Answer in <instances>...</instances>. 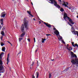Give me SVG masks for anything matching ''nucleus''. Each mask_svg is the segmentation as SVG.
<instances>
[{
	"instance_id": "8",
	"label": "nucleus",
	"mask_w": 78,
	"mask_h": 78,
	"mask_svg": "<svg viewBox=\"0 0 78 78\" xmlns=\"http://www.w3.org/2000/svg\"><path fill=\"white\" fill-rule=\"evenodd\" d=\"M27 12L28 14H29V15H30V17H33V15L31 14V12L30 11H27Z\"/></svg>"
},
{
	"instance_id": "45",
	"label": "nucleus",
	"mask_w": 78,
	"mask_h": 78,
	"mask_svg": "<svg viewBox=\"0 0 78 78\" xmlns=\"http://www.w3.org/2000/svg\"><path fill=\"white\" fill-rule=\"evenodd\" d=\"M69 25H70V26H71V27H72V24H69Z\"/></svg>"
},
{
	"instance_id": "5",
	"label": "nucleus",
	"mask_w": 78,
	"mask_h": 78,
	"mask_svg": "<svg viewBox=\"0 0 78 78\" xmlns=\"http://www.w3.org/2000/svg\"><path fill=\"white\" fill-rule=\"evenodd\" d=\"M71 56L72 57H73V58H74V57L76 58H77V56H76V55L74 54V53H73V52H71Z\"/></svg>"
},
{
	"instance_id": "36",
	"label": "nucleus",
	"mask_w": 78,
	"mask_h": 78,
	"mask_svg": "<svg viewBox=\"0 0 78 78\" xmlns=\"http://www.w3.org/2000/svg\"><path fill=\"white\" fill-rule=\"evenodd\" d=\"M60 39H62V37H60Z\"/></svg>"
},
{
	"instance_id": "38",
	"label": "nucleus",
	"mask_w": 78,
	"mask_h": 78,
	"mask_svg": "<svg viewBox=\"0 0 78 78\" xmlns=\"http://www.w3.org/2000/svg\"><path fill=\"white\" fill-rule=\"evenodd\" d=\"M5 27H3V28L2 29V30H5Z\"/></svg>"
},
{
	"instance_id": "2",
	"label": "nucleus",
	"mask_w": 78,
	"mask_h": 78,
	"mask_svg": "<svg viewBox=\"0 0 78 78\" xmlns=\"http://www.w3.org/2000/svg\"><path fill=\"white\" fill-rule=\"evenodd\" d=\"M66 18H67L69 19V22H70L72 25H73V24H74V22H73V20L70 19L69 17H68V16H67V13H64L63 19H65V20H66Z\"/></svg>"
},
{
	"instance_id": "12",
	"label": "nucleus",
	"mask_w": 78,
	"mask_h": 78,
	"mask_svg": "<svg viewBox=\"0 0 78 78\" xmlns=\"http://www.w3.org/2000/svg\"><path fill=\"white\" fill-rule=\"evenodd\" d=\"M67 49L69 50V51H70V50H72V47H69V48L68 47H66Z\"/></svg>"
},
{
	"instance_id": "51",
	"label": "nucleus",
	"mask_w": 78,
	"mask_h": 78,
	"mask_svg": "<svg viewBox=\"0 0 78 78\" xmlns=\"http://www.w3.org/2000/svg\"><path fill=\"white\" fill-rule=\"evenodd\" d=\"M39 23H41V21H39Z\"/></svg>"
},
{
	"instance_id": "60",
	"label": "nucleus",
	"mask_w": 78,
	"mask_h": 78,
	"mask_svg": "<svg viewBox=\"0 0 78 78\" xmlns=\"http://www.w3.org/2000/svg\"><path fill=\"white\" fill-rule=\"evenodd\" d=\"M12 1H15V0H12Z\"/></svg>"
},
{
	"instance_id": "1",
	"label": "nucleus",
	"mask_w": 78,
	"mask_h": 78,
	"mask_svg": "<svg viewBox=\"0 0 78 78\" xmlns=\"http://www.w3.org/2000/svg\"><path fill=\"white\" fill-rule=\"evenodd\" d=\"M23 21L24 22V24H22L20 30L21 32H24V31L25 28H26V30H28V21L27 20H26L25 18H24ZM24 26L25 27H24Z\"/></svg>"
},
{
	"instance_id": "19",
	"label": "nucleus",
	"mask_w": 78,
	"mask_h": 78,
	"mask_svg": "<svg viewBox=\"0 0 78 78\" xmlns=\"http://www.w3.org/2000/svg\"><path fill=\"white\" fill-rule=\"evenodd\" d=\"M49 78H51V74L50 73H49Z\"/></svg>"
},
{
	"instance_id": "20",
	"label": "nucleus",
	"mask_w": 78,
	"mask_h": 78,
	"mask_svg": "<svg viewBox=\"0 0 78 78\" xmlns=\"http://www.w3.org/2000/svg\"><path fill=\"white\" fill-rule=\"evenodd\" d=\"M60 11L61 12H63L64 11V10L62 8H61L60 9Z\"/></svg>"
},
{
	"instance_id": "15",
	"label": "nucleus",
	"mask_w": 78,
	"mask_h": 78,
	"mask_svg": "<svg viewBox=\"0 0 78 78\" xmlns=\"http://www.w3.org/2000/svg\"><path fill=\"white\" fill-rule=\"evenodd\" d=\"M74 33V34H77L78 37V32L77 31H74L73 32Z\"/></svg>"
},
{
	"instance_id": "52",
	"label": "nucleus",
	"mask_w": 78,
	"mask_h": 78,
	"mask_svg": "<svg viewBox=\"0 0 78 78\" xmlns=\"http://www.w3.org/2000/svg\"><path fill=\"white\" fill-rule=\"evenodd\" d=\"M68 24H69H69H70V23L69 22H68Z\"/></svg>"
},
{
	"instance_id": "43",
	"label": "nucleus",
	"mask_w": 78,
	"mask_h": 78,
	"mask_svg": "<svg viewBox=\"0 0 78 78\" xmlns=\"http://www.w3.org/2000/svg\"><path fill=\"white\" fill-rule=\"evenodd\" d=\"M21 53V52L20 51V53H18V55H19V54H20Z\"/></svg>"
},
{
	"instance_id": "24",
	"label": "nucleus",
	"mask_w": 78,
	"mask_h": 78,
	"mask_svg": "<svg viewBox=\"0 0 78 78\" xmlns=\"http://www.w3.org/2000/svg\"><path fill=\"white\" fill-rule=\"evenodd\" d=\"M4 44L3 43V42H2L1 43V46H3V45H4Z\"/></svg>"
},
{
	"instance_id": "13",
	"label": "nucleus",
	"mask_w": 78,
	"mask_h": 78,
	"mask_svg": "<svg viewBox=\"0 0 78 78\" xmlns=\"http://www.w3.org/2000/svg\"><path fill=\"white\" fill-rule=\"evenodd\" d=\"M4 55V52H2L0 54V59H1L2 58V55Z\"/></svg>"
},
{
	"instance_id": "30",
	"label": "nucleus",
	"mask_w": 78,
	"mask_h": 78,
	"mask_svg": "<svg viewBox=\"0 0 78 78\" xmlns=\"http://www.w3.org/2000/svg\"><path fill=\"white\" fill-rule=\"evenodd\" d=\"M72 45L73 47H74V43L73 42H72Z\"/></svg>"
},
{
	"instance_id": "42",
	"label": "nucleus",
	"mask_w": 78,
	"mask_h": 78,
	"mask_svg": "<svg viewBox=\"0 0 78 78\" xmlns=\"http://www.w3.org/2000/svg\"><path fill=\"white\" fill-rule=\"evenodd\" d=\"M37 51V49L36 50H35V53H36Z\"/></svg>"
},
{
	"instance_id": "25",
	"label": "nucleus",
	"mask_w": 78,
	"mask_h": 78,
	"mask_svg": "<svg viewBox=\"0 0 78 78\" xmlns=\"http://www.w3.org/2000/svg\"><path fill=\"white\" fill-rule=\"evenodd\" d=\"M3 35H2L1 37V39L2 41V40H3Z\"/></svg>"
},
{
	"instance_id": "29",
	"label": "nucleus",
	"mask_w": 78,
	"mask_h": 78,
	"mask_svg": "<svg viewBox=\"0 0 78 78\" xmlns=\"http://www.w3.org/2000/svg\"><path fill=\"white\" fill-rule=\"evenodd\" d=\"M34 64V62H32V64L31 65V66H33Z\"/></svg>"
},
{
	"instance_id": "47",
	"label": "nucleus",
	"mask_w": 78,
	"mask_h": 78,
	"mask_svg": "<svg viewBox=\"0 0 78 78\" xmlns=\"http://www.w3.org/2000/svg\"><path fill=\"white\" fill-rule=\"evenodd\" d=\"M8 42L9 44H11V43H10V42H9V41H7Z\"/></svg>"
},
{
	"instance_id": "48",
	"label": "nucleus",
	"mask_w": 78,
	"mask_h": 78,
	"mask_svg": "<svg viewBox=\"0 0 78 78\" xmlns=\"http://www.w3.org/2000/svg\"><path fill=\"white\" fill-rule=\"evenodd\" d=\"M31 3L32 5H33V2H31Z\"/></svg>"
},
{
	"instance_id": "6",
	"label": "nucleus",
	"mask_w": 78,
	"mask_h": 78,
	"mask_svg": "<svg viewBox=\"0 0 78 78\" xmlns=\"http://www.w3.org/2000/svg\"><path fill=\"white\" fill-rule=\"evenodd\" d=\"M44 24H45V25H46V26L47 27H48V28H51V25H50V24H48V23H44Z\"/></svg>"
},
{
	"instance_id": "33",
	"label": "nucleus",
	"mask_w": 78,
	"mask_h": 78,
	"mask_svg": "<svg viewBox=\"0 0 78 78\" xmlns=\"http://www.w3.org/2000/svg\"><path fill=\"white\" fill-rule=\"evenodd\" d=\"M27 40L29 42H30V38L27 39Z\"/></svg>"
},
{
	"instance_id": "9",
	"label": "nucleus",
	"mask_w": 78,
	"mask_h": 78,
	"mask_svg": "<svg viewBox=\"0 0 78 78\" xmlns=\"http://www.w3.org/2000/svg\"><path fill=\"white\" fill-rule=\"evenodd\" d=\"M62 2L63 3H64L62 4L63 6H64V5L65 7H67V8H68V6L67 5L66 3V2H65V1H63Z\"/></svg>"
},
{
	"instance_id": "18",
	"label": "nucleus",
	"mask_w": 78,
	"mask_h": 78,
	"mask_svg": "<svg viewBox=\"0 0 78 78\" xmlns=\"http://www.w3.org/2000/svg\"><path fill=\"white\" fill-rule=\"evenodd\" d=\"M1 34H2V36H5V33L3 31H1Z\"/></svg>"
},
{
	"instance_id": "59",
	"label": "nucleus",
	"mask_w": 78,
	"mask_h": 78,
	"mask_svg": "<svg viewBox=\"0 0 78 78\" xmlns=\"http://www.w3.org/2000/svg\"><path fill=\"white\" fill-rule=\"evenodd\" d=\"M0 29H1V26H0Z\"/></svg>"
},
{
	"instance_id": "31",
	"label": "nucleus",
	"mask_w": 78,
	"mask_h": 78,
	"mask_svg": "<svg viewBox=\"0 0 78 78\" xmlns=\"http://www.w3.org/2000/svg\"><path fill=\"white\" fill-rule=\"evenodd\" d=\"M46 35L47 36H51V35L50 34H46Z\"/></svg>"
},
{
	"instance_id": "62",
	"label": "nucleus",
	"mask_w": 78,
	"mask_h": 78,
	"mask_svg": "<svg viewBox=\"0 0 78 78\" xmlns=\"http://www.w3.org/2000/svg\"><path fill=\"white\" fill-rule=\"evenodd\" d=\"M75 67V66H73V67Z\"/></svg>"
},
{
	"instance_id": "49",
	"label": "nucleus",
	"mask_w": 78,
	"mask_h": 78,
	"mask_svg": "<svg viewBox=\"0 0 78 78\" xmlns=\"http://www.w3.org/2000/svg\"><path fill=\"white\" fill-rule=\"evenodd\" d=\"M51 61H54V59H51Z\"/></svg>"
},
{
	"instance_id": "11",
	"label": "nucleus",
	"mask_w": 78,
	"mask_h": 78,
	"mask_svg": "<svg viewBox=\"0 0 78 78\" xmlns=\"http://www.w3.org/2000/svg\"><path fill=\"white\" fill-rule=\"evenodd\" d=\"M2 58L0 59V65H1V66H0V67L1 66H2L3 68L4 69V68L3 67V66H2L3 64V63L2 62Z\"/></svg>"
},
{
	"instance_id": "50",
	"label": "nucleus",
	"mask_w": 78,
	"mask_h": 78,
	"mask_svg": "<svg viewBox=\"0 0 78 78\" xmlns=\"http://www.w3.org/2000/svg\"><path fill=\"white\" fill-rule=\"evenodd\" d=\"M1 25H3V22H2L1 23Z\"/></svg>"
},
{
	"instance_id": "34",
	"label": "nucleus",
	"mask_w": 78,
	"mask_h": 78,
	"mask_svg": "<svg viewBox=\"0 0 78 78\" xmlns=\"http://www.w3.org/2000/svg\"><path fill=\"white\" fill-rule=\"evenodd\" d=\"M7 58H9V54L8 55Z\"/></svg>"
},
{
	"instance_id": "57",
	"label": "nucleus",
	"mask_w": 78,
	"mask_h": 78,
	"mask_svg": "<svg viewBox=\"0 0 78 78\" xmlns=\"http://www.w3.org/2000/svg\"><path fill=\"white\" fill-rule=\"evenodd\" d=\"M77 18H78V16H77Z\"/></svg>"
},
{
	"instance_id": "22",
	"label": "nucleus",
	"mask_w": 78,
	"mask_h": 78,
	"mask_svg": "<svg viewBox=\"0 0 78 78\" xmlns=\"http://www.w3.org/2000/svg\"><path fill=\"white\" fill-rule=\"evenodd\" d=\"M19 41L20 42L21 41H22V39H23V38H19Z\"/></svg>"
},
{
	"instance_id": "17",
	"label": "nucleus",
	"mask_w": 78,
	"mask_h": 78,
	"mask_svg": "<svg viewBox=\"0 0 78 78\" xmlns=\"http://www.w3.org/2000/svg\"><path fill=\"white\" fill-rule=\"evenodd\" d=\"M2 51H5V47H3L2 48Z\"/></svg>"
},
{
	"instance_id": "61",
	"label": "nucleus",
	"mask_w": 78,
	"mask_h": 78,
	"mask_svg": "<svg viewBox=\"0 0 78 78\" xmlns=\"http://www.w3.org/2000/svg\"><path fill=\"white\" fill-rule=\"evenodd\" d=\"M37 64H38V61L37 62Z\"/></svg>"
},
{
	"instance_id": "56",
	"label": "nucleus",
	"mask_w": 78,
	"mask_h": 78,
	"mask_svg": "<svg viewBox=\"0 0 78 78\" xmlns=\"http://www.w3.org/2000/svg\"><path fill=\"white\" fill-rule=\"evenodd\" d=\"M28 2V0H26Z\"/></svg>"
},
{
	"instance_id": "58",
	"label": "nucleus",
	"mask_w": 78,
	"mask_h": 78,
	"mask_svg": "<svg viewBox=\"0 0 78 78\" xmlns=\"http://www.w3.org/2000/svg\"><path fill=\"white\" fill-rule=\"evenodd\" d=\"M10 44H11V46H12V44H11V43H10Z\"/></svg>"
},
{
	"instance_id": "54",
	"label": "nucleus",
	"mask_w": 78,
	"mask_h": 78,
	"mask_svg": "<svg viewBox=\"0 0 78 78\" xmlns=\"http://www.w3.org/2000/svg\"><path fill=\"white\" fill-rule=\"evenodd\" d=\"M67 70H69V68L67 69Z\"/></svg>"
},
{
	"instance_id": "27",
	"label": "nucleus",
	"mask_w": 78,
	"mask_h": 78,
	"mask_svg": "<svg viewBox=\"0 0 78 78\" xmlns=\"http://www.w3.org/2000/svg\"><path fill=\"white\" fill-rule=\"evenodd\" d=\"M53 29L54 30H56V28H55V27L54 26L53 27Z\"/></svg>"
},
{
	"instance_id": "44",
	"label": "nucleus",
	"mask_w": 78,
	"mask_h": 78,
	"mask_svg": "<svg viewBox=\"0 0 78 78\" xmlns=\"http://www.w3.org/2000/svg\"><path fill=\"white\" fill-rule=\"evenodd\" d=\"M78 63H77L76 64V66H77V67H78Z\"/></svg>"
},
{
	"instance_id": "26",
	"label": "nucleus",
	"mask_w": 78,
	"mask_h": 78,
	"mask_svg": "<svg viewBox=\"0 0 78 78\" xmlns=\"http://www.w3.org/2000/svg\"><path fill=\"white\" fill-rule=\"evenodd\" d=\"M71 31L72 32H73V33L75 31V30L74 29H71Z\"/></svg>"
},
{
	"instance_id": "32",
	"label": "nucleus",
	"mask_w": 78,
	"mask_h": 78,
	"mask_svg": "<svg viewBox=\"0 0 78 78\" xmlns=\"http://www.w3.org/2000/svg\"><path fill=\"white\" fill-rule=\"evenodd\" d=\"M3 19H1V20H0V21L2 22H3Z\"/></svg>"
},
{
	"instance_id": "46",
	"label": "nucleus",
	"mask_w": 78,
	"mask_h": 78,
	"mask_svg": "<svg viewBox=\"0 0 78 78\" xmlns=\"http://www.w3.org/2000/svg\"><path fill=\"white\" fill-rule=\"evenodd\" d=\"M33 20H36V19H35V18H33Z\"/></svg>"
},
{
	"instance_id": "63",
	"label": "nucleus",
	"mask_w": 78,
	"mask_h": 78,
	"mask_svg": "<svg viewBox=\"0 0 78 78\" xmlns=\"http://www.w3.org/2000/svg\"><path fill=\"white\" fill-rule=\"evenodd\" d=\"M31 68V67H30V69Z\"/></svg>"
},
{
	"instance_id": "7",
	"label": "nucleus",
	"mask_w": 78,
	"mask_h": 78,
	"mask_svg": "<svg viewBox=\"0 0 78 78\" xmlns=\"http://www.w3.org/2000/svg\"><path fill=\"white\" fill-rule=\"evenodd\" d=\"M54 33L57 36H59V32L58 30H56L55 31H54Z\"/></svg>"
},
{
	"instance_id": "28",
	"label": "nucleus",
	"mask_w": 78,
	"mask_h": 78,
	"mask_svg": "<svg viewBox=\"0 0 78 78\" xmlns=\"http://www.w3.org/2000/svg\"><path fill=\"white\" fill-rule=\"evenodd\" d=\"M7 61L8 62H9V58H7Z\"/></svg>"
},
{
	"instance_id": "35",
	"label": "nucleus",
	"mask_w": 78,
	"mask_h": 78,
	"mask_svg": "<svg viewBox=\"0 0 78 78\" xmlns=\"http://www.w3.org/2000/svg\"><path fill=\"white\" fill-rule=\"evenodd\" d=\"M32 78H35V76H34V75L32 76Z\"/></svg>"
},
{
	"instance_id": "4",
	"label": "nucleus",
	"mask_w": 78,
	"mask_h": 78,
	"mask_svg": "<svg viewBox=\"0 0 78 78\" xmlns=\"http://www.w3.org/2000/svg\"><path fill=\"white\" fill-rule=\"evenodd\" d=\"M71 62L73 64H76V62L77 63H78V59L77 58H76L75 59V60L74 59L72 60Z\"/></svg>"
},
{
	"instance_id": "37",
	"label": "nucleus",
	"mask_w": 78,
	"mask_h": 78,
	"mask_svg": "<svg viewBox=\"0 0 78 78\" xmlns=\"http://www.w3.org/2000/svg\"><path fill=\"white\" fill-rule=\"evenodd\" d=\"M34 42H36V40H35V37L34 38Z\"/></svg>"
},
{
	"instance_id": "55",
	"label": "nucleus",
	"mask_w": 78,
	"mask_h": 78,
	"mask_svg": "<svg viewBox=\"0 0 78 78\" xmlns=\"http://www.w3.org/2000/svg\"><path fill=\"white\" fill-rule=\"evenodd\" d=\"M67 47H68V46H69V44H67Z\"/></svg>"
},
{
	"instance_id": "41",
	"label": "nucleus",
	"mask_w": 78,
	"mask_h": 78,
	"mask_svg": "<svg viewBox=\"0 0 78 78\" xmlns=\"http://www.w3.org/2000/svg\"><path fill=\"white\" fill-rule=\"evenodd\" d=\"M58 0V1H59V2H62L61 0Z\"/></svg>"
},
{
	"instance_id": "16",
	"label": "nucleus",
	"mask_w": 78,
	"mask_h": 78,
	"mask_svg": "<svg viewBox=\"0 0 78 78\" xmlns=\"http://www.w3.org/2000/svg\"><path fill=\"white\" fill-rule=\"evenodd\" d=\"M36 75L37 77L36 78H38V77L39 76V73L38 72H36Z\"/></svg>"
},
{
	"instance_id": "14",
	"label": "nucleus",
	"mask_w": 78,
	"mask_h": 78,
	"mask_svg": "<svg viewBox=\"0 0 78 78\" xmlns=\"http://www.w3.org/2000/svg\"><path fill=\"white\" fill-rule=\"evenodd\" d=\"M6 15V14H3V13L1 14V17H5V16Z\"/></svg>"
},
{
	"instance_id": "40",
	"label": "nucleus",
	"mask_w": 78,
	"mask_h": 78,
	"mask_svg": "<svg viewBox=\"0 0 78 78\" xmlns=\"http://www.w3.org/2000/svg\"><path fill=\"white\" fill-rule=\"evenodd\" d=\"M66 5H68L69 4V3H68L67 2H66Z\"/></svg>"
},
{
	"instance_id": "53",
	"label": "nucleus",
	"mask_w": 78,
	"mask_h": 78,
	"mask_svg": "<svg viewBox=\"0 0 78 78\" xmlns=\"http://www.w3.org/2000/svg\"><path fill=\"white\" fill-rule=\"evenodd\" d=\"M8 62H7V64H8Z\"/></svg>"
},
{
	"instance_id": "39",
	"label": "nucleus",
	"mask_w": 78,
	"mask_h": 78,
	"mask_svg": "<svg viewBox=\"0 0 78 78\" xmlns=\"http://www.w3.org/2000/svg\"><path fill=\"white\" fill-rule=\"evenodd\" d=\"M74 29H73V27H71V30H74Z\"/></svg>"
},
{
	"instance_id": "21",
	"label": "nucleus",
	"mask_w": 78,
	"mask_h": 78,
	"mask_svg": "<svg viewBox=\"0 0 78 78\" xmlns=\"http://www.w3.org/2000/svg\"><path fill=\"white\" fill-rule=\"evenodd\" d=\"M42 43H44V41H45V39H44L42 38Z\"/></svg>"
},
{
	"instance_id": "3",
	"label": "nucleus",
	"mask_w": 78,
	"mask_h": 78,
	"mask_svg": "<svg viewBox=\"0 0 78 78\" xmlns=\"http://www.w3.org/2000/svg\"><path fill=\"white\" fill-rule=\"evenodd\" d=\"M49 1H50L51 2L49 1V3H52V4H53V3H54V5L55 6H56L57 8H61V6H59L58 4L57 3V2H56L55 0H49Z\"/></svg>"
},
{
	"instance_id": "23",
	"label": "nucleus",
	"mask_w": 78,
	"mask_h": 78,
	"mask_svg": "<svg viewBox=\"0 0 78 78\" xmlns=\"http://www.w3.org/2000/svg\"><path fill=\"white\" fill-rule=\"evenodd\" d=\"M74 47H78V44H76L74 45Z\"/></svg>"
},
{
	"instance_id": "10",
	"label": "nucleus",
	"mask_w": 78,
	"mask_h": 78,
	"mask_svg": "<svg viewBox=\"0 0 78 78\" xmlns=\"http://www.w3.org/2000/svg\"><path fill=\"white\" fill-rule=\"evenodd\" d=\"M23 33L21 34L20 35V37H23L25 34V32H23Z\"/></svg>"
}]
</instances>
